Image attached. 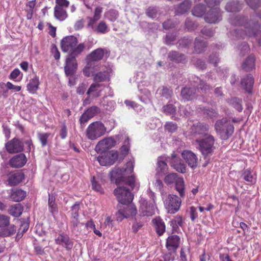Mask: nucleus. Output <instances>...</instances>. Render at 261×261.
Instances as JSON below:
<instances>
[{"label":"nucleus","instance_id":"obj_1","mask_svg":"<svg viewBox=\"0 0 261 261\" xmlns=\"http://www.w3.org/2000/svg\"><path fill=\"white\" fill-rule=\"evenodd\" d=\"M76 37L73 36H67L61 41V49L63 52L69 53V55L66 60L64 67L65 73L67 75L74 74L77 69L76 57L80 55L85 48L84 43L77 44Z\"/></svg>","mask_w":261,"mask_h":261},{"label":"nucleus","instance_id":"obj_2","mask_svg":"<svg viewBox=\"0 0 261 261\" xmlns=\"http://www.w3.org/2000/svg\"><path fill=\"white\" fill-rule=\"evenodd\" d=\"M134 167V160L129 161L126 164L124 169L115 168L111 172L112 181H115L116 184H119L121 181L124 182L129 185L132 190H138L139 188V184L136 181L133 175L130 176L129 174L132 173Z\"/></svg>","mask_w":261,"mask_h":261},{"label":"nucleus","instance_id":"obj_3","mask_svg":"<svg viewBox=\"0 0 261 261\" xmlns=\"http://www.w3.org/2000/svg\"><path fill=\"white\" fill-rule=\"evenodd\" d=\"M230 23L234 25H241L240 30H236L235 33L239 37H244V36L249 37H260L261 31L259 30V25L257 22L251 21H247L244 17L234 15L229 19Z\"/></svg>","mask_w":261,"mask_h":261},{"label":"nucleus","instance_id":"obj_4","mask_svg":"<svg viewBox=\"0 0 261 261\" xmlns=\"http://www.w3.org/2000/svg\"><path fill=\"white\" fill-rule=\"evenodd\" d=\"M214 127L217 135L222 140H227L234 132L233 125L227 118H223L217 120Z\"/></svg>","mask_w":261,"mask_h":261},{"label":"nucleus","instance_id":"obj_5","mask_svg":"<svg viewBox=\"0 0 261 261\" xmlns=\"http://www.w3.org/2000/svg\"><path fill=\"white\" fill-rule=\"evenodd\" d=\"M210 10L206 13L204 17L205 21L210 23H215L219 22L222 19L220 9L217 7L219 0H204Z\"/></svg>","mask_w":261,"mask_h":261},{"label":"nucleus","instance_id":"obj_6","mask_svg":"<svg viewBox=\"0 0 261 261\" xmlns=\"http://www.w3.org/2000/svg\"><path fill=\"white\" fill-rule=\"evenodd\" d=\"M106 131L107 128L101 122L95 121L89 125L86 131V135L88 139L95 140L103 136Z\"/></svg>","mask_w":261,"mask_h":261},{"label":"nucleus","instance_id":"obj_7","mask_svg":"<svg viewBox=\"0 0 261 261\" xmlns=\"http://www.w3.org/2000/svg\"><path fill=\"white\" fill-rule=\"evenodd\" d=\"M205 138L198 140L196 139V141L198 144L199 149L200 150L202 154L205 156H208L212 154L213 152L215 147V138L211 135H208Z\"/></svg>","mask_w":261,"mask_h":261},{"label":"nucleus","instance_id":"obj_8","mask_svg":"<svg viewBox=\"0 0 261 261\" xmlns=\"http://www.w3.org/2000/svg\"><path fill=\"white\" fill-rule=\"evenodd\" d=\"M114 193L118 201L122 204L130 203L134 198V196L129 190L124 186L118 187L114 191Z\"/></svg>","mask_w":261,"mask_h":261},{"label":"nucleus","instance_id":"obj_9","mask_svg":"<svg viewBox=\"0 0 261 261\" xmlns=\"http://www.w3.org/2000/svg\"><path fill=\"white\" fill-rule=\"evenodd\" d=\"M137 214V209L133 204L125 206H119L118 210L115 214L116 219L121 222L124 218L133 217Z\"/></svg>","mask_w":261,"mask_h":261},{"label":"nucleus","instance_id":"obj_10","mask_svg":"<svg viewBox=\"0 0 261 261\" xmlns=\"http://www.w3.org/2000/svg\"><path fill=\"white\" fill-rule=\"evenodd\" d=\"M181 200L177 196L170 194L165 201V206L168 213L175 214L179 210Z\"/></svg>","mask_w":261,"mask_h":261},{"label":"nucleus","instance_id":"obj_11","mask_svg":"<svg viewBox=\"0 0 261 261\" xmlns=\"http://www.w3.org/2000/svg\"><path fill=\"white\" fill-rule=\"evenodd\" d=\"M139 203V211L142 216H150L154 214L155 205L154 198H152L151 201H147L145 198L141 197Z\"/></svg>","mask_w":261,"mask_h":261},{"label":"nucleus","instance_id":"obj_12","mask_svg":"<svg viewBox=\"0 0 261 261\" xmlns=\"http://www.w3.org/2000/svg\"><path fill=\"white\" fill-rule=\"evenodd\" d=\"M116 144L112 137H107L99 141L95 146V150L97 153L103 152L113 147Z\"/></svg>","mask_w":261,"mask_h":261},{"label":"nucleus","instance_id":"obj_13","mask_svg":"<svg viewBox=\"0 0 261 261\" xmlns=\"http://www.w3.org/2000/svg\"><path fill=\"white\" fill-rule=\"evenodd\" d=\"M117 151H111L97 158V160L101 166H109L113 165L118 158Z\"/></svg>","mask_w":261,"mask_h":261},{"label":"nucleus","instance_id":"obj_14","mask_svg":"<svg viewBox=\"0 0 261 261\" xmlns=\"http://www.w3.org/2000/svg\"><path fill=\"white\" fill-rule=\"evenodd\" d=\"M5 147L8 152L14 153L21 152L23 149V142L17 138H14L5 144Z\"/></svg>","mask_w":261,"mask_h":261},{"label":"nucleus","instance_id":"obj_15","mask_svg":"<svg viewBox=\"0 0 261 261\" xmlns=\"http://www.w3.org/2000/svg\"><path fill=\"white\" fill-rule=\"evenodd\" d=\"M170 163L171 166L177 171L182 173L186 172V165L181 159L179 157H177L175 154H172L171 158H170Z\"/></svg>","mask_w":261,"mask_h":261},{"label":"nucleus","instance_id":"obj_16","mask_svg":"<svg viewBox=\"0 0 261 261\" xmlns=\"http://www.w3.org/2000/svg\"><path fill=\"white\" fill-rule=\"evenodd\" d=\"M181 155L185 160L188 166L192 168L197 167L198 164V158L196 154L190 150H184Z\"/></svg>","mask_w":261,"mask_h":261},{"label":"nucleus","instance_id":"obj_17","mask_svg":"<svg viewBox=\"0 0 261 261\" xmlns=\"http://www.w3.org/2000/svg\"><path fill=\"white\" fill-rule=\"evenodd\" d=\"M209 129V126L207 124L197 123L194 124L191 128V133L194 135H199L202 137L208 135L207 133Z\"/></svg>","mask_w":261,"mask_h":261},{"label":"nucleus","instance_id":"obj_18","mask_svg":"<svg viewBox=\"0 0 261 261\" xmlns=\"http://www.w3.org/2000/svg\"><path fill=\"white\" fill-rule=\"evenodd\" d=\"M57 244L65 247L67 250H70L73 246V242L70 240L67 235L60 233L55 239Z\"/></svg>","mask_w":261,"mask_h":261},{"label":"nucleus","instance_id":"obj_19","mask_svg":"<svg viewBox=\"0 0 261 261\" xmlns=\"http://www.w3.org/2000/svg\"><path fill=\"white\" fill-rule=\"evenodd\" d=\"M254 78L250 74L246 75L241 79V84L243 89L248 93H252L254 85Z\"/></svg>","mask_w":261,"mask_h":261},{"label":"nucleus","instance_id":"obj_20","mask_svg":"<svg viewBox=\"0 0 261 261\" xmlns=\"http://www.w3.org/2000/svg\"><path fill=\"white\" fill-rule=\"evenodd\" d=\"M107 53L106 49L102 48L96 49L88 56L87 61L92 63L94 61H99L103 58L105 54Z\"/></svg>","mask_w":261,"mask_h":261},{"label":"nucleus","instance_id":"obj_21","mask_svg":"<svg viewBox=\"0 0 261 261\" xmlns=\"http://www.w3.org/2000/svg\"><path fill=\"white\" fill-rule=\"evenodd\" d=\"M27 161L24 154L20 153L14 156L10 160V165L14 168L21 167L25 165Z\"/></svg>","mask_w":261,"mask_h":261},{"label":"nucleus","instance_id":"obj_22","mask_svg":"<svg viewBox=\"0 0 261 261\" xmlns=\"http://www.w3.org/2000/svg\"><path fill=\"white\" fill-rule=\"evenodd\" d=\"M102 89V85L98 83H93L90 85L87 94L89 97H97L100 95Z\"/></svg>","mask_w":261,"mask_h":261},{"label":"nucleus","instance_id":"obj_23","mask_svg":"<svg viewBox=\"0 0 261 261\" xmlns=\"http://www.w3.org/2000/svg\"><path fill=\"white\" fill-rule=\"evenodd\" d=\"M170 158L165 155L159 156L157 162V171L161 174H165L168 170L167 162H169Z\"/></svg>","mask_w":261,"mask_h":261},{"label":"nucleus","instance_id":"obj_24","mask_svg":"<svg viewBox=\"0 0 261 261\" xmlns=\"http://www.w3.org/2000/svg\"><path fill=\"white\" fill-rule=\"evenodd\" d=\"M26 192L21 189L14 188L11 190L10 199L15 202H19L23 200L26 196Z\"/></svg>","mask_w":261,"mask_h":261},{"label":"nucleus","instance_id":"obj_25","mask_svg":"<svg viewBox=\"0 0 261 261\" xmlns=\"http://www.w3.org/2000/svg\"><path fill=\"white\" fill-rule=\"evenodd\" d=\"M180 238L177 235L169 236L166 242V247L169 250H175L179 244Z\"/></svg>","mask_w":261,"mask_h":261},{"label":"nucleus","instance_id":"obj_26","mask_svg":"<svg viewBox=\"0 0 261 261\" xmlns=\"http://www.w3.org/2000/svg\"><path fill=\"white\" fill-rule=\"evenodd\" d=\"M24 178V174L21 172L13 173L8 178V184L11 186L16 185L22 181Z\"/></svg>","mask_w":261,"mask_h":261},{"label":"nucleus","instance_id":"obj_27","mask_svg":"<svg viewBox=\"0 0 261 261\" xmlns=\"http://www.w3.org/2000/svg\"><path fill=\"white\" fill-rule=\"evenodd\" d=\"M39 79L38 76H35L31 79L27 84L28 91L31 94H35L39 89Z\"/></svg>","mask_w":261,"mask_h":261},{"label":"nucleus","instance_id":"obj_28","mask_svg":"<svg viewBox=\"0 0 261 261\" xmlns=\"http://www.w3.org/2000/svg\"><path fill=\"white\" fill-rule=\"evenodd\" d=\"M191 6V2L190 0H185L183 3L179 5L175 8V13L176 15L183 14L187 12Z\"/></svg>","mask_w":261,"mask_h":261},{"label":"nucleus","instance_id":"obj_29","mask_svg":"<svg viewBox=\"0 0 261 261\" xmlns=\"http://www.w3.org/2000/svg\"><path fill=\"white\" fill-rule=\"evenodd\" d=\"M16 230V226L13 225H8L7 226L0 228V237H7L14 234Z\"/></svg>","mask_w":261,"mask_h":261},{"label":"nucleus","instance_id":"obj_30","mask_svg":"<svg viewBox=\"0 0 261 261\" xmlns=\"http://www.w3.org/2000/svg\"><path fill=\"white\" fill-rule=\"evenodd\" d=\"M196 91V90L195 87H185L181 91V96L185 100H191L194 97Z\"/></svg>","mask_w":261,"mask_h":261},{"label":"nucleus","instance_id":"obj_31","mask_svg":"<svg viewBox=\"0 0 261 261\" xmlns=\"http://www.w3.org/2000/svg\"><path fill=\"white\" fill-rule=\"evenodd\" d=\"M54 16L56 19L60 21L65 20L67 17L65 8L55 6L54 8Z\"/></svg>","mask_w":261,"mask_h":261},{"label":"nucleus","instance_id":"obj_32","mask_svg":"<svg viewBox=\"0 0 261 261\" xmlns=\"http://www.w3.org/2000/svg\"><path fill=\"white\" fill-rule=\"evenodd\" d=\"M172 94V90L164 86L159 88L156 91V94L165 99L171 98Z\"/></svg>","mask_w":261,"mask_h":261},{"label":"nucleus","instance_id":"obj_33","mask_svg":"<svg viewBox=\"0 0 261 261\" xmlns=\"http://www.w3.org/2000/svg\"><path fill=\"white\" fill-rule=\"evenodd\" d=\"M154 224L157 233L162 235L165 231V225L163 220L159 217L155 218L152 220Z\"/></svg>","mask_w":261,"mask_h":261},{"label":"nucleus","instance_id":"obj_34","mask_svg":"<svg viewBox=\"0 0 261 261\" xmlns=\"http://www.w3.org/2000/svg\"><path fill=\"white\" fill-rule=\"evenodd\" d=\"M23 207L21 204L17 203L12 205L9 210V214L15 217H18L22 214Z\"/></svg>","mask_w":261,"mask_h":261},{"label":"nucleus","instance_id":"obj_35","mask_svg":"<svg viewBox=\"0 0 261 261\" xmlns=\"http://www.w3.org/2000/svg\"><path fill=\"white\" fill-rule=\"evenodd\" d=\"M255 59L253 56L248 57L242 64L243 68L246 71H250L254 68Z\"/></svg>","mask_w":261,"mask_h":261},{"label":"nucleus","instance_id":"obj_36","mask_svg":"<svg viewBox=\"0 0 261 261\" xmlns=\"http://www.w3.org/2000/svg\"><path fill=\"white\" fill-rule=\"evenodd\" d=\"M175 184L176 190L178 192L180 196L183 197L185 195V183L184 179L179 177L176 180Z\"/></svg>","mask_w":261,"mask_h":261},{"label":"nucleus","instance_id":"obj_37","mask_svg":"<svg viewBox=\"0 0 261 261\" xmlns=\"http://www.w3.org/2000/svg\"><path fill=\"white\" fill-rule=\"evenodd\" d=\"M110 75L108 71L99 72L94 75V81L96 83L103 82L108 79Z\"/></svg>","mask_w":261,"mask_h":261},{"label":"nucleus","instance_id":"obj_38","mask_svg":"<svg viewBox=\"0 0 261 261\" xmlns=\"http://www.w3.org/2000/svg\"><path fill=\"white\" fill-rule=\"evenodd\" d=\"M241 9V5L239 3L236 2L227 3L225 7L226 10L230 12L239 11Z\"/></svg>","mask_w":261,"mask_h":261},{"label":"nucleus","instance_id":"obj_39","mask_svg":"<svg viewBox=\"0 0 261 261\" xmlns=\"http://www.w3.org/2000/svg\"><path fill=\"white\" fill-rule=\"evenodd\" d=\"M93 30L98 33L106 34L109 32V29L106 22L103 21H101L98 23L97 27H95Z\"/></svg>","mask_w":261,"mask_h":261},{"label":"nucleus","instance_id":"obj_40","mask_svg":"<svg viewBox=\"0 0 261 261\" xmlns=\"http://www.w3.org/2000/svg\"><path fill=\"white\" fill-rule=\"evenodd\" d=\"M192 14L196 17H201L205 12V8L203 5H197L192 10Z\"/></svg>","mask_w":261,"mask_h":261},{"label":"nucleus","instance_id":"obj_41","mask_svg":"<svg viewBox=\"0 0 261 261\" xmlns=\"http://www.w3.org/2000/svg\"><path fill=\"white\" fill-rule=\"evenodd\" d=\"M94 72V63L87 62V64L86 67L83 69V73L86 76H90L91 75H94L93 74Z\"/></svg>","mask_w":261,"mask_h":261},{"label":"nucleus","instance_id":"obj_42","mask_svg":"<svg viewBox=\"0 0 261 261\" xmlns=\"http://www.w3.org/2000/svg\"><path fill=\"white\" fill-rule=\"evenodd\" d=\"M169 58L176 62H181L185 59V56L176 51H171L169 54Z\"/></svg>","mask_w":261,"mask_h":261},{"label":"nucleus","instance_id":"obj_43","mask_svg":"<svg viewBox=\"0 0 261 261\" xmlns=\"http://www.w3.org/2000/svg\"><path fill=\"white\" fill-rule=\"evenodd\" d=\"M228 103L237 111L241 112L242 110L241 100L240 99L236 97L232 98L229 100Z\"/></svg>","mask_w":261,"mask_h":261},{"label":"nucleus","instance_id":"obj_44","mask_svg":"<svg viewBox=\"0 0 261 261\" xmlns=\"http://www.w3.org/2000/svg\"><path fill=\"white\" fill-rule=\"evenodd\" d=\"M206 47L205 42L200 40L199 39H195V51L196 53L199 54L204 50V48Z\"/></svg>","mask_w":261,"mask_h":261},{"label":"nucleus","instance_id":"obj_45","mask_svg":"<svg viewBox=\"0 0 261 261\" xmlns=\"http://www.w3.org/2000/svg\"><path fill=\"white\" fill-rule=\"evenodd\" d=\"M183 224L182 217L176 216L174 219L170 221V225L172 226L173 229H176L178 226H181Z\"/></svg>","mask_w":261,"mask_h":261},{"label":"nucleus","instance_id":"obj_46","mask_svg":"<svg viewBox=\"0 0 261 261\" xmlns=\"http://www.w3.org/2000/svg\"><path fill=\"white\" fill-rule=\"evenodd\" d=\"M243 176V178L247 182L251 184L255 182V177H254L250 170H246L244 171Z\"/></svg>","mask_w":261,"mask_h":261},{"label":"nucleus","instance_id":"obj_47","mask_svg":"<svg viewBox=\"0 0 261 261\" xmlns=\"http://www.w3.org/2000/svg\"><path fill=\"white\" fill-rule=\"evenodd\" d=\"M92 189L99 192L100 193H102L103 192V190L101 187V185L99 184V180L98 178H96V177H93L92 180Z\"/></svg>","mask_w":261,"mask_h":261},{"label":"nucleus","instance_id":"obj_48","mask_svg":"<svg viewBox=\"0 0 261 261\" xmlns=\"http://www.w3.org/2000/svg\"><path fill=\"white\" fill-rule=\"evenodd\" d=\"M178 177L176 173H170L165 176L164 181L167 185H170L175 182Z\"/></svg>","mask_w":261,"mask_h":261},{"label":"nucleus","instance_id":"obj_49","mask_svg":"<svg viewBox=\"0 0 261 261\" xmlns=\"http://www.w3.org/2000/svg\"><path fill=\"white\" fill-rule=\"evenodd\" d=\"M129 140L128 138H127L120 148V153L124 156L126 155L129 152Z\"/></svg>","mask_w":261,"mask_h":261},{"label":"nucleus","instance_id":"obj_50","mask_svg":"<svg viewBox=\"0 0 261 261\" xmlns=\"http://www.w3.org/2000/svg\"><path fill=\"white\" fill-rule=\"evenodd\" d=\"M48 206L49 210L52 214L57 212V205L55 203V198L53 196H49Z\"/></svg>","mask_w":261,"mask_h":261},{"label":"nucleus","instance_id":"obj_51","mask_svg":"<svg viewBox=\"0 0 261 261\" xmlns=\"http://www.w3.org/2000/svg\"><path fill=\"white\" fill-rule=\"evenodd\" d=\"M10 224V218L5 215H0V228L7 226Z\"/></svg>","mask_w":261,"mask_h":261},{"label":"nucleus","instance_id":"obj_52","mask_svg":"<svg viewBox=\"0 0 261 261\" xmlns=\"http://www.w3.org/2000/svg\"><path fill=\"white\" fill-rule=\"evenodd\" d=\"M38 138L40 141L42 146L46 145L47 142V139L50 136L49 133H39L38 134Z\"/></svg>","mask_w":261,"mask_h":261},{"label":"nucleus","instance_id":"obj_53","mask_svg":"<svg viewBox=\"0 0 261 261\" xmlns=\"http://www.w3.org/2000/svg\"><path fill=\"white\" fill-rule=\"evenodd\" d=\"M85 112L92 118L100 112V109L96 106H93L88 109Z\"/></svg>","mask_w":261,"mask_h":261},{"label":"nucleus","instance_id":"obj_54","mask_svg":"<svg viewBox=\"0 0 261 261\" xmlns=\"http://www.w3.org/2000/svg\"><path fill=\"white\" fill-rule=\"evenodd\" d=\"M79 203H76L72 206V218L79 219Z\"/></svg>","mask_w":261,"mask_h":261},{"label":"nucleus","instance_id":"obj_55","mask_svg":"<svg viewBox=\"0 0 261 261\" xmlns=\"http://www.w3.org/2000/svg\"><path fill=\"white\" fill-rule=\"evenodd\" d=\"M163 111L167 114H173L175 112V108L172 105H167L163 107Z\"/></svg>","mask_w":261,"mask_h":261},{"label":"nucleus","instance_id":"obj_56","mask_svg":"<svg viewBox=\"0 0 261 261\" xmlns=\"http://www.w3.org/2000/svg\"><path fill=\"white\" fill-rule=\"evenodd\" d=\"M247 5L252 9L258 8L260 5V0H245Z\"/></svg>","mask_w":261,"mask_h":261},{"label":"nucleus","instance_id":"obj_57","mask_svg":"<svg viewBox=\"0 0 261 261\" xmlns=\"http://www.w3.org/2000/svg\"><path fill=\"white\" fill-rule=\"evenodd\" d=\"M6 86L8 90H12L14 92H18L21 89V86L14 85L10 82L6 84Z\"/></svg>","mask_w":261,"mask_h":261},{"label":"nucleus","instance_id":"obj_58","mask_svg":"<svg viewBox=\"0 0 261 261\" xmlns=\"http://www.w3.org/2000/svg\"><path fill=\"white\" fill-rule=\"evenodd\" d=\"M189 253L188 248H182L180 250V261H187V255Z\"/></svg>","mask_w":261,"mask_h":261},{"label":"nucleus","instance_id":"obj_59","mask_svg":"<svg viewBox=\"0 0 261 261\" xmlns=\"http://www.w3.org/2000/svg\"><path fill=\"white\" fill-rule=\"evenodd\" d=\"M69 2L67 0H56V6L58 7L66 8L68 7Z\"/></svg>","mask_w":261,"mask_h":261},{"label":"nucleus","instance_id":"obj_60","mask_svg":"<svg viewBox=\"0 0 261 261\" xmlns=\"http://www.w3.org/2000/svg\"><path fill=\"white\" fill-rule=\"evenodd\" d=\"M165 129L170 132H174L177 129V125L173 122H167L165 124Z\"/></svg>","mask_w":261,"mask_h":261},{"label":"nucleus","instance_id":"obj_61","mask_svg":"<svg viewBox=\"0 0 261 261\" xmlns=\"http://www.w3.org/2000/svg\"><path fill=\"white\" fill-rule=\"evenodd\" d=\"M151 94L150 92L146 90H144V97L141 96L140 97V100L144 103H148L150 101Z\"/></svg>","mask_w":261,"mask_h":261},{"label":"nucleus","instance_id":"obj_62","mask_svg":"<svg viewBox=\"0 0 261 261\" xmlns=\"http://www.w3.org/2000/svg\"><path fill=\"white\" fill-rule=\"evenodd\" d=\"M196 83H199V87L201 90H203L204 92L206 91V90L210 89V86L205 84L204 82L201 80H200L198 77H197V80L195 81Z\"/></svg>","mask_w":261,"mask_h":261},{"label":"nucleus","instance_id":"obj_63","mask_svg":"<svg viewBox=\"0 0 261 261\" xmlns=\"http://www.w3.org/2000/svg\"><path fill=\"white\" fill-rule=\"evenodd\" d=\"M20 73V71L18 69L16 68L11 72L9 75V79L17 81H18L17 79Z\"/></svg>","mask_w":261,"mask_h":261},{"label":"nucleus","instance_id":"obj_64","mask_svg":"<svg viewBox=\"0 0 261 261\" xmlns=\"http://www.w3.org/2000/svg\"><path fill=\"white\" fill-rule=\"evenodd\" d=\"M185 25L188 30H193L197 27V24L191 21L190 19H187L185 22Z\"/></svg>","mask_w":261,"mask_h":261}]
</instances>
